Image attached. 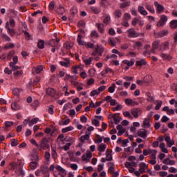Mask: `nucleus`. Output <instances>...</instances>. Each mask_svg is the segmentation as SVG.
I'll return each instance as SVG.
<instances>
[{
	"mask_svg": "<svg viewBox=\"0 0 177 177\" xmlns=\"http://www.w3.org/2000/svg\"><path fill=\"white\" fill-rule=\"evenodd\" d=\"M49 139L50 138L44 137L40 141V144L39 145V147H41L43 150H46V149H49Z\"/></svg>",
	"mask_w": 177,
	"mask_h": 177,
	"instance_id": "f257e3e1",
	"label": "nucleus"
},
{
	"mask_svg": "<svg viewBox=\"0 0 177 177\" xmlns=\"http://www.w3.org/2000/svg\"><path fill=\"white\" fill-rule=\"evenodd\" d=\"M168 21V17L167 15H161L159 21L157 24L158 27H162Z\"/></svg>",
	"mask_w": 177,
	"mask_h": 177,
	"instance_id": "f03ea898",
	"label": "nucleus"
},
{
	"mask_svg": "<svg viewBox=\"0 0 177 177\" xmlns=\"http://www.w3.org/2000/svg\"><path fill=\"white\" fill-rule=\"evenodd\" d=\"M147 130L145 129H140L137 132V136L140 138H142V139H146L147 138Z\"/></svg>",
	"mask_w": 177,
	"mask_h": 177,
	"instance_id": "7ed1b4c3",
	"label": "nucleus"
},
{
	"mask_svg": "<svg viewBox=\"0 0 177 177\" xmlns=\"http://www.w3.org/2000/svg\"><path fill=\"white\" fill-rule=\"evenodd\" d=\"M155 7L156 8L157 12L159 15H161V13L164 12V10H165V8H164V6L158 3L157 1H155L153 3Z\"/></svg>",
	"mask_w": 177,
	"mask_h": 177,
	"instance_id": "20e7f679",
	"label": "nucleus"
},
{
	"mask_svg": "<svg viewBox=\"0 0 177 177\" xmlns=\"http://www.w3.org/2000/svg\"><path fill=\"white\" fill-rule=\"evenodd\" d=\"M47 45L49 46H51V48H55L57 50H59L60 49V46L57 45V43L56 42V40L53 39H50Z\"/></svg>",
	"mask_w": 177,
	"mask_h": 177,
	"instance_id": "39448f33",
	"label": "nucleus"
},
{
	"mask_svg": "<svg viewBox=\"0 0 177 177\" xmlns=\"http://www.w3.org/2000/svg\"><path fill=\"white\" fill-rule=\"evenodd\" d=\"M168 32H169L168 30H164L157 33L154 32L153 34H154L155 38H161L162 37H165V35H167Z\"/></svg>",
	"mask_w": 177,
	"mask_h": 177,
	"instance_id": "423d86ee",
	"label": "nucleus"
},
{
	"mask_svg": "<svg viewBox=\"0 0 177 177\" xmlns=\"http://www.w3.org/2000/svg\"><path fill=\"white\" fill-rule=\"evenodd\" d=\"M140 169H139V172L140 174H145L146 172V169L149 168V166L146 165L145 162H141L139 165Z\"/></svg>",
	"mask_w": 177,
	"mask_h": 177,
	"instance_id": "0eeeda50",
	"label": "nucleus"
},
{
	"mask_svg": "<svg viewBox=\"0 0 177 177\" xmlns=\"http://www.w3.org/2000/svg\"><path fill=\"white\" fill-rule=\"evenodd\" d=\"M15 174H17L19 176H24L25 173L23 170V167L19 166L17 167L15 169Z\"/></svg>",
	"mask_w": 177,
	"mask_h": 177,
	"instance_id": "6e6552de",
	"label": "nucleus"
},
{
	"mask_svg": "<svg viewBox=\"0 0 177 177\" xmlns=\"http://www.w3.org/2000/svg\"><path fill=\"white\" fill-rule=\"evenodd\" d=\"M116 129L118 131V136H121L125 133V128L122 127V125L119 124L116 127Z\"/></svg>",
	"mask_w": 177,
	"mask_h": 177,
	"instance_id": "1a4fd4ad",
	"label": "nucleus"
},
{
	"mask_svg": "<svg viewBox=\"0 0 177 177\" xmlns=\"http://www.w3.org/2000/svg\"><path fill=\"white\" fill-rule=\"evenodd\" d=\"M113 118L115 125H117V124H120V122H121V120H122L121 118H120V113H115L113 115Z\"/></svg>",
	"mask_w": 177,
	"mask_h": 177,
	"instance_id": "9d476101",
	"label": "nucleus"
},
{
	"mask_svg": "<svg viewBox=\"0 0 177 177\" xmlns=\"http://www.w3.org/2000/svg\"><path fill=\"white\" fill-rule=\"evenodd\" d=\"M167 49H169V43L168 41L162 43L160 46L159 50H167Z\"/></svg>",
	"mask_w": 177,
	"mask_h": 177,
	"instance_id": "9b49d317",
	"label": "nucleus"
},
{
	"mask_svg": "<svg viewBox=\"0 0 177 177\" xmlns=\"http://www.w3.org/2000/svg\"><path fill=\"white\" fill-rule=\"evenodd\" d=\"M64 62L60 61L59 64H61L62 67H70V59H68V58H64Z\"/></svg>",
	"mask_w": 177,
	"mask_h": 177,
	"instance_id": "f8f14e48",
	"label": "nucleus"
},
{
	"mask_svg": "<svg viewBox=\"0 0 177 177\" xmlns=\"http://www.w3.org/2000/svg\"><path fill=\"white\" fill-rule=\"evenodd\" d=\"M128 32H129V35H128L129 38H136V37H139V34H138V32H136V31L135 30L131 31L130 29L128 30Z\"/></svg>",
	"mask_w": 177,
	"mask_h": 177,
	"instance_id": "ddd939ff",
	"label": "nucleus"
},
{
	"mask_svg": "<svg viewBox=\"0 0 177 177\" xmlns=\"http://www.w3.org/2000/svg\"><path fill=\"white\" fill-rule=\"evenodd\" d=\"M6 30H8V34H10V35H11L12 37H13L15 35V34H16V32H15L14 29H12L9 27V22H7L6 24Z\"/></svg>",
	"mask_w": 177,
	"mask_h": 177,
	"instance_id": "4468645a",
	"label": "nucleus"
},
{
	"mask_svg": "<svg viewBox=\"0 0 177 177\" xmlns=\"http://www.w3.org/2000/svg\"><path fill=\"white\" fill-rule=\"evenodd\" d=\"M175 160H171L169 158H165L163 160V164H165L166 165H175Z\"/></svg>",
	"mask_w": 177,
	"mask_h": 177,
	"instance_id": "2eb2a0df",
	"label": "nucleus"
},
{
	"mask_svg": "<svg viewBox=\"0 0 177 177\" xmlns=\"http://www.w3.org/2000/svg\"><path fill=\"white\" fill-rule=\"evenodd\" d=\"M138 11L142 16H147V11H146V10H145V7L139 6L138 8Z\"/></svg>",
	"mask_w": 177,
	"mask_h": 177,
	"instance_id": "dca6fc26",
	"label": "nucleus"
},
{
	"mask_svg": "<svg viewBox=\"0 0 177 177\" xmlns=\"http://www.w3.org/2000/svg\"><path fill=\"white\" fill-rule=\"evenodd\" d=\"M47 95H49V96H52L53 97L56 95V91L53 88H48L46 90Z\"/></svg>",
	"mask_w": 177,
	"mask_h": 177,
	"instance_id": "f3484780",
	"label": "nucleus"
},
{
	"mask_svg": "<svg viewBox=\"0 0 177 177\" xmlns=\"http://www.w3.org/2000/svg\"><path fill=\"white\" fill-rule=\"evenodd\" d=\"M145 8L147 10L150 12V13H156V10H154V7L147 3H145Z\"/></svg>",
	"mask_w": 177,
	"mask_h": 177,
	"instance_id": "a211bd4d",
	"label": "nucleus"
},
{
	"mask_svg": "<svg viewBox=\"0 0 177 177\" xmlns=\"http://www.w3.org/2000/svg\"><path fill=\"white\" fill-rule=\"evenodd\" d=\"M40 171L43 175L48 174V172H49V167H48L46 165H41L40 167Z\"/></svg>",
	"mask_w": 177,
	"mask_h": 177,
	"instance_id": "6ab92c4d",
	"label": "nucleus"
},
{
	"mask_svg": "<svg viewBox=\"0 0 177 177\" xmlns=\"http://www.w3.org/2000/svg\"><path fill=\"white\" fill-rule=\"evenodd\" d=\"M146 64H147V62H146V60H145V59H141L139 61L136 62V66L142 67V66H146Z\"/></svg>",
	"mask_w": 177,
	"mask_h": 177,
	"instance_id": "aec40b11",
	"label": "nucleus"
},
{
	"mask_svg": "<svg viewBox=\"0 0 177 177\" xmlns=\"http://www.w3.org/2000/svg\"><path fill=\"white\" fill-rule=\"evenodd\" d=\"M151 81H153L151 75H148L143 78V82H145V84H151Z\"/></svg>",
	"mask_w": 177,
	"mask_h": 177,
	"instance_id": "412c9836",
	"label": "nucleus"
},
{
	"mask_svg": "<svg viewBox=\"0 0 177 177\" xmlns=\"http://www.w3.org/2000/svg\"><path fill=\"white\" fill-rule=\"evenodd\" d=\"M11 109L15 111H16L17 110H20L21 107H20V105L17 104V102H13L11 104Z\"/></svg>",
	"mask_w": 177,
	"mask_h": 177,
	"instance_id": "4be33fe9",
	"label": "nucleus"
},
{
	"mask_svg": "<svg viewBox=\"0 0 177 177\" xmlns=\"http://www.w3.org/2000/svg\"><path fill=\"white\" fill-rule=\"evenodd\" d=\"M139 111H140V109H136L132 110L131 113L133 115L134 118H138L139 117Z\"/></svg>",
	"mask_w": 177,
	"mask_h": 177,
	"instance_id": "5701e85b",
	"label": "nucleus"
},
{
	"mask_svg": "<svg viewBox=\"0 0 177 177\" xmlns=\"http://www.w3.org/2000/svg\"><path fill=\"white\" fill-rule=\"evenodd\" d=\"M10 67L12 68V71H17V70H20V68H21V67L16 66V64H13V62L10 63Z\"/></svg>",
	"mask_w": 177,
	"mask_h": 177,
	"instance_id": "b1692460",
	"label": "nucleus"
},
{
	"mask_svg": "<svg viewBox=\"0 0 177 177\" xmlns=\"http://www.w3.org/2000/svg\"><path fill=\"white\" fill-rule=\"evenodd\" d=\"M115 19H121L122 16V12L120 10H115L114 12Z\"/></svg>",
	"mask_w": 177,
	"mask_h": 177,
	"instance_id": "393cba45",
	"label": "nucleus"
},
{
	"mask_svg": "<svg viewBox=\"0 0 177 177\" xmlns=\"http://www.w3.org/2000/svg\"><path fill=\"white\" fill-rule=\"evenodd\" d=\"M125 103L127 104V106H135V104H136V103L131 98L126 99Z\"/></svg>",
	"mask_w": 177,
	"mask_h": 177,
	"instance_id": "a878e982",
	"label": "nucleus"
},
{
	"mask_svg": "<svg viewBox=\"0 0 177 177\" xmlns=\"http://www.w3.org/2000/svg\"><path fill=\"white\" fill-rule=\"evenodd\" d=\"M91 10L95 15L99 14V12L102 11V9H100V7H93V6H92V7H91Z\"/></svg>",
	"mask_w": 177,
	"mask_h": 177,
	"instance_id": "bb28decb",
	"label": "nucleus"
},
{
	"mask_svg": "<svg viewBox=\"0 0 177 177\" xmlns=\"http://www.w3.org/2000/svg\"><path fill=\"white\" fill-rule=\"evenodd\" d=\"M96 27L97 28H98V31L100 32H101L102 34H103V32H104V26L103 24H96Z\"/></svg>",
	"mask_w": 177,
	"mask_h": 177,
	"instance_id": "cd10ccee",
	"label": "nucleus"
},
{
	"mask_svg": "<svg viewBox=\"0 0 177 177\" xmlns=\"http://www.w3.org/2000/svg\"><path fill=\"white\" fill-rule=\"evenodd\" d=\"M37 48H39V49H44V48H45V41L41 39L39 40L37 43Z\"/></svg>",
	"mask_w": 177,
	"mask_h": 177,
	"instance_id": "c85d7f7f",
	"label": "nucleus"
},
{
	"mask_svg": "<svg viewBox=\"0 0 177 177\" xmlns=\"http://www.w3.org/2000/svg\"><path fill=\"white\" fill-rule=\"evenodd\" d=\"M142 128H150V122L149 119L147 118L145 119L143 122Z\"/></svg>",
	"mask_w": 177,
	"mask_h": 177,
	"instance_id": "c756f323",
	"label": "nucleus"
},
{
	"mask_svg": "<svg viewBox=\"0 0 177 177\" xmlns=\"http://www.w3.org/2000/svg\"><path fill=\"white\" fill-rule=\"evenodd\" d=\"M39 164L37 163V162L36 161H33V162H31L30 163V169H35L37 168V167H38Z\"/></svg>",
	"mask_w": 177,
	"mask_h": 177,
	"instance_id": "7c9ffc66",
	"label": "nucleus"
},
{
	"mask_svg": "<svg viewBox=\"0 0 177 177\" xmlns=\"http://www.w3.org/2000/svg\"><path fill=\"white\" fill-rule=\"evenodd\" d=\"M82 35H78L77 41L79 45H85V41H82Z\"/></svg>",
	"mask_w": 177,
	"mask_h": 177,
	"instance_id": "2f4dec72",
	"label": "nucleus"
},
{
	"mask_svg": "<svg viewBox=\"0 0 177 177\" xmlns=\"http://www.w3.org/2000/svg\"><path fill=\"white\" fill-rule=\"evenodd\" d=\"M31 161H35L36 162L37 161H39V155H38V153L33 154L31 157Z\"/></svg>",
	"mask_w": 177,
	"mask_h": 177,
	"instance_id": "473e14b6",
	"label": "nucleus"
},
{
	"mask_svg": "<svg viewBox=\"0 0 177 177\" xmlns=\"http://www.w3.org/2000/svg\"><path fill=\"white\" fill-rule=\"evenodd\" d=\"M34 70L36 74H39V73H41V71L44 70V66L42 65L38 66L36 68H35Z\"/></svg>",
	"mask_w": 177,
	"mask_h": 177,
	"instance_id": "72a5a7b5",
	"label": "nucleus"
},
{
	"mask_svg": "<svg viewBox=\"0 0 177 177\" xmlns=\"http://www.w3.org/2000/svg\"><path fill=\"white\" fill-rule=\"evenodd\" d=\"M170 28H177V19L172 20L169 23Z\"/></svg>",
	"mask_w": 177,
	"mask_h": 177,
	"instance_id": "f704fd0d",
	"label": "nucleus"
},
{
	"mask_svg": "<svg viewBox=\"0 0 177 177\" xmlns=\"http://www.w3.org/2000/svg\"><path fill=\"white\" fill-rule=\"evenodd\" d=\"M114 91H115V84L113 83L111 86L108 88V92L109 93H114Z\"/></svg>",
	"mask_w": 177,
	"mask_h": 177,
	"instance_id": "c9c22d12",
	"label": "nucleus"
},
{
	"mask_svg": "<svg viewBox=\"0 0 177 177\" xmlns=\"http://www.w3.org/2000/svg\"><path fill=\"white\" fill-rule=\"evenodd\" d=\"M131 6V1H126L124 3H122L120 4V8L121 9H124V8H127V6Z\"/></svg>",
	"mask_w": 177,
	"mask_h": 177,
	"instance_id": "e433bc0d",
	"label": "nucleus"
},
{
	"mask_svg": "<svg viewBox=\"0 0 177 177\" xmlns=\"http://www.w3.org/2000/svg\"><path fill=\"white\" fill-rule=\"evenodd\" d=\"M73 129H74V127H73L72 126H69L68 127L62 129V133H66L67 132H70V131H73Z\"/></svg>",
	"mask_w": 177,
	"mask_h": 177,
	"instance_id": "4c0bfd02",
	"label": "nucleus"
},
{
	"mask_svg": "<svg viewBox=\"0 0 177 177\" xmlns=\"http://www.w3.org/2000/svg\"><path fill=\"white\" fill-rule=\"evenodd\" d=\"M106 147H107V145L104 144H101L99 145L97 149L101 153H103V151H105Z\"/></svg>",
	"mask_w": 177,
	"mask_h": 177,
	"instance_id": "58836bf2",
	"label": "nucleus"
},
{
	"mask_svg": "<svg viewBox=\"0 0 177 177\" xmlns=\"http://www.w3.org/2000/svg\"><path fill=\"white\" fill-rule=\"evenodd\" d=\"M146 96H147V102H153L154 100V97L153 96H151V93L150 92H147L146 93Z\"/></svg>",
	"mask_w": 177,
	"mask_h": 177,
	"instance_id": "ea45409f",
	"label": "nucleus"
},
{
	"mask_svg": "<svg viewBox=\"0 0 177 177\" xmlns=\"http://www.w3.org/2000/svg\"><path fill=\"white\" fill-rule=\"evenodd\" d=\"M106 161H113V156L110 151H106Z\"/></svg>",
	"mask_w": 177,
	"mask_h": 177,
	"instance_id": "a19ab883",
	"label": "nucleus"
},
{
	"mask_svg": "<svg viewBox=\"0 0 177 177\" xmlns=\"http://www.w3.org/2000/svg\"><path fill=\"white\" fill-rule=\"evenodd\" d=\"M89 139V134H86L84 136H82L80 138V140L82 142V143H84L85 140H88Z\"/></svg>",
	"mask_w": 177,
	"mask_h": 177,
	"instance_id": "79ce46f5",
	"label": "nucleus"
},
{
	"mask_svg": "<svg viewBox=\"0 0 177 177\" xmlns=\"http://www.w3.org/2000/svg\"><path fill=\"white\" fill-rule=\"evenodd\" d=\"M93 60V58L90 57L88 59H84V63L86 64V66H89L92 63V61Z\"/></svg>",
	"mask_w": 177,
	"mask_h": 177,
	"instance_id": "37998d69",
	"label": "nucleus"
},
{
	"mask_svg": "<svg viewBox=\"0 0 177 177\" xmlns=\"http://www.w3.org/2000/svg\"><path fill=\"white\" fill-rule=\"evenodd\" d=\"M38 121H39V118H35L30 122H29V123H28L29 127H32V125H34V124H37V122H38Z\"/></svg>",
	"mask_w": 177,
	"mask_h": 177,
	"instance_id": "c03bdc74",
	"label": "nucleus"
},
{
	"mask_svg": "<svg viewBox=\"0 0 177 177\" xmlns=\"http://www.w3.org/2000/svg\"><path fill=\"white\" fill-rule=\"evenodd\" d=\"M64 48L66 49V50H70L73 48V44H70L69 42H66L64 44Z\"/></svg>",
	"mask_w": 177,
	"mask_h": 177,
	"instance_id": "a18cd8bd",
	"label": "nucleus"
},
{
	"mask_svg": "<svg viewBox=\"0 0 177 177\" xmlns=\"http://www.w3.org/2000/svg\"><path fill=\"white\" fill-rule=\"evenodd\" d=\"M160 56L161 57H162V59H165V60H171V59H172V57L169 55L165 53H162Z\"/></svg>",
	"mask_w": 177,
	"mask_h": 177,
	"instance_id": "49530a36",
	"label": "nucleus"
},
{
	"mask_svg": "<svg viewBox=\"0 0 177 177\" xmlns=\"http://www.w3.org/2000/svg\"><path fill=\"white\" fill-rule=\"evenodd\" d=\"M158 46H160V41H155L152 44L153 49H158Z\"/></svg>",
	"mask_w": 177,
	"mask_h": 177,
	"instance_id": "de8ad7c7",
	"label": "nucleus"
},
{
	"mask_svg": "<svg viewBox=\"0 0 177 177\" xmlns=\"http://www.w3.org/2000/svg\"><path fill=\"white\" fill-rule=\"evenodd\" d=\"M109 165H111L109 168V174H112L113 172H114L115 169H114V163L113 162H109Z\"/></svg>",
	"mask_w": 177,
	"mask_h": 177,
	"instance_id": "09e8293b",
	"label": "nucleus"
},
{
	"mask_svg": "<svg viewBox=\"0 0 177 177\" xmlns=\"http://www.w3.org/2000/svg\"><path fill=\"white\" fill-rule=\"evenodd\" d=\"M9 24L10 27H15V26H16V21H15V19H13L12 17H10L9 19L8 26Z\"/></svg>",
	"mask_w": 177,
	"mask_h": 177,
	"instance_id": "8fccbe9b",
	"label": "nucleus"
},
{
	"mask_svg": "<svg viewBox=\"0 0 177 177\" xmlns=\"http://www.w3.org/2000/svg\"><path fill=\"white\" fill-rule=\"evenodd\" d=\"M156 106H155V110H158L159 109H161V106L162 105V101L158 100L156 101Z\"/></svg>",
	"mask_w": 177,
	"mask_h": 177,
	"instance_id": "3c124183",
	"label": "nucleus"
},
{
	"mask_svg": "<svg viewBox=\"0 0 177 177\" xmlns=\"http://www.w3.org/2000/svg\"><path fill=\"white\" fill-rule=\"evenodd\" d=\"M44 158L48 164V162H49V160L50 159V153L48 151L45 152Z\"/></svg>",
	"mask_w": 177,
	"mask_h": 177,
	"instance_id": "603ef678",
	"label": "nucleus"
},
{
	"mask_svg": "<svg viewBox=\"0 0 177 177\" xmlns=\"http://www.w3.org/2000/svg\"><path fill=\"white\" fill-rule=\"evenodd\" d=\"M109 73H113V71L111 68H107L106 69H105L104 71H103L101 74L102 75H106V74H109Z\"/></svg>",
	"mask_w": 177,
	"mask_h": 177,
	"instance_id": "864d4df0",
	"label": "nucleus"
},
{
	"mask_svg": "<svg viewBox=\"0 0 177 177\" xmlns=\"http://www.w3.org/2000/svg\"><path fill=\"white\" fill-rule=\"evenodd\" d=\"M1 37L3 39H5V41H7L8 42H10V41H11L10 37H9V36L5 35L4 33H2Z\"/></svg>",
	"mask_w": 177,
	"mask_h": 177,
	"instance_id": "5fc2aeb1",
	"label": "nucleus"
},
{
	"mask_svg": "<svg viewBox=\"0 0 177 177\" xmlns=\"http://www.w3.org/2000/svg\"><path fill=\"white\" fill-rule=\"evenodd\" d=\"M5 49H12V48H15V44L13 43H9L6 44L4 46Z\"/></svg>",
	"mask_w": 177,
	"mask_h": 177,
	"instance_id": "6e6d98bb",
	"label": "nucleus"
},
{
	"mask_svg": "<svg viewBox=\"0 0 177 177\" xmlns=\"http://www.w3.org/2000/svg\"><path fill=\"white\" fill-rule=\"evenodd\" d=\"M13 74L15 77H21L23 75V71H16Z\"/></svg>",
	"mask_w": 177,
	"mask_h": 177,
	"instance_id": "4d7b16f0",
	"label": "nucleus"
},
{
	"mask_svg": "<svg viewBox=\"0 0 177 177\" xmlns=\"http://www.w3.org/2000/svg\"><path fill=\"white\" fill-rule=\"evenodd\" d=\"M91 37L94 38H99V33L96 30H93L91 33Z\"/></svg>",
	"mask_w": 177,
	"mask_h": 177,
	"instance_id": "13d9d810",
	"label": "nucleus"
},
{
	"mask_svg": "<svg viewBox=\"0 0 177 177\" xmlns=\"http://www.w3.org/2000/svg\"><path fill=\"white\" fill-rule=\"evenodd\" d=\"M55 169H57V171H59L62 174H64L66 172V169H63L59 165L55 166Z\"/></svg>",
	"mask_w": 177,
	"mask_h": 177,
	"instance_id": "bf43d9fd",
	"label": "nucleus"
},
{
	"mask_svg": "<svg viewBox=\"0 0 177 177\" xmlns=\"http://www.w3.org/2000/svg\"><path fill=\"white\" fill-rule=\"evenodd\" d=\"M70 146H71V142H68V143H66L64 147H62V149H63L65 151H67V150H69Z\"/></svg>",
	"mask_w": 177,
	"mask_h": 177,
	"instance_id": "052dcab7",
	"label": "nucleus"
},
{
	"mask_svg": "<svg viewBox=\"0 0 177 177\" xmlns=\"http://www.w3.org/2000/svg\"><path fill=\"white\" fill-rule=\"evenodd\" d=\"M65 10L64 8L63 7H59L57 10V13H58V15H63V13H64Z\"/></svg>",
	"mask_w": 177,
	"mask_h": 177,
	"instance_id": "680f3d73",
	"label": "nucleus"
},
{
	"mask_svg": "<svg viewBox=\"0 0 177 177\" xmlns=\"http://www.w3.org/2000/svg\"><path fill=\"white\" fill-rule=\"evenodd\" d=\"M12 92L15 96H19L20 93V89H19L18 88H15L12 90Z\"/></svg>",
	"mask_w": 177,
	"mask_h": 177,
	"instance_id": "e2e57ef3",
	"label": "nucleus"
},
{
	"mask_svg": "<svg viewBox=\"0 0 177 177\" xmlns=\"http://www.w3.org/2000/svg\"><path fill=\"white\" fill-rule=\"evenodd\" d=\"M19 145V142L17 140H16L15 138H12L11 140V146L13 147L15 146H17Z\"/></svg>",
	"mask_w": 177,
	"mask_h": 177,
	"instance_id": "0e129e2a",
	"label": "nucleus"
},
{
	"mask_svg": "<svg viewBox=\"0 0 177 177\" xmlns=\"http://www.w3.org/2000/svg\"><path fill=\"white\" fill-rule=\"evenodd\" d=\"M78 27H81L82 28H84L85 27V21L83 20H81L77 24Z\"/></svg>",
	"mask_w": 177,
	"mask_h": 177,
	"instance_id": "69168bd1",
	"label": "nucleus"
},
{
	"mask_svg": "<svg viewBox=\"0 0 177 177\" xmlns=\"http://www.w3.org/2000/svg\"><path fill=\"white\" fill-rule=\"evenodd\" d=\"M96 95H100L99 91L97 90H93L90 93V96H91V97H93Z\"/></svg>",
	"mask_w": 177,
	"mask_h": 177,
	"instance_id": "338daca9",
	"label": "nucleus"
},
{
	"mask_svg": "<svg viewBox=\"0 0 177 177\" xmlns=\"http://www.w3.org/2000/svg\"><path fill=\"white\" fill-rule=\"evenodd\" d=\"M48 111L49 114H53V113H55V111H53V105H50L48 107Z\"/></svg>",
	"mask_w": 177,
	"mask_h": 177,
	"instance_id": "774afa93",
	"label": "nucleus"
}]
</instances>
